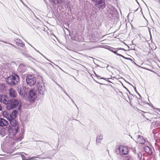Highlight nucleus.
Masks as SVG:
<instances>
[{
    "label": "nucleus",
    "instance_id": "obj_26",
    "mask_svg": "<svg viewBox=\"0 0 160 160\" xmlns=\"http://www.w3.org/2000/svg\"><path fill=\"white\" fill-rule=\"evenodd\" d=\"M30 46L33 47V48H34V49L35 50H36L37 52L39 53H40L42 56L44 57L45 58H46L41 53H40L38 51V50H37V49H36V48H35L34 47H33L32 45H30Z\"/></svg>",
    "mask_w": 160,
    "mask_h": 160
},
{
    "label": "nucleus",
    "instance_id": "obj_31",
    "mask_svg": "<svg viewBox=\"0 0 160 160\" xmlns=\"http://www.w3.org/2000/svg\"><path fill=\"white\" fill-rule=\"evenodd\" d=\"M138 156L139 158H141L142 157V154L141 153H139L138 154Z\"/></svg>",
    "mask_w": 160,
    "mask_h": 160
},
{
    "label": "nucleus",
    "instance_id": "obj_25",
    "mask_svg": "<svg viewBox=\"0 0 160 160\" xmlns=\"http://www.w3.org/2000/svg\"><path fill=\"white\" fill-rule=\"evenodd\" d=\"M124 58H125L126 59L129 60H130L132 62H133L135 64H136L133 61L132 59L131 58H125V57H124Z\"/></svg>",
    "mask_w": 160,
    "mask_h": 160
},
{
    "label": "nucleus",
    "instance_id": "obj_5",
    "mask_svg": "<svg viewBox=\"0 0 160 160\" xmlns=\"http://www.w3.org/2000/svg\"><path fill=\"white\" fill-rule=\"evenodd\" d=\"M92 3L97 8L99 9H103L105 7L104 0H91Z\"/></svg>",
    "mask_w": 160,
    "mask_h": 160
},
{
    "label": "nucleus",
    "instance_id": "obj_15",
    "mask_svg": "<svg viewBox=\"0 0 160 160\" xmlns=\"http://www.w3.org/2000/svg\"><path fill=\"white\" fill-rule=\"evenodd\" d=\"M137 142L141 144H143L145 142V140L140 135H138L137 136Z\"/></svg>",
    "mask_w": 160,
    "mask_h": 160
},
{
    "label": "nucleus",
    "instance_id": "obj_36",
    "mask_svg": "<svg viewBox=\"0 0 160 160\" xmlns=\"http://www.w3.org/2000/svg\"><path fill=\"white\" fill-rule=\"evenodd\" d=\"M49 64L51 65L52 67H54L53 66L52 64H50V63H49Z\"/></svg>",
    "mask_w": 160,
    "mask_h": 160
},
{
    "label": "nucleus",
    "instance_id": "obj_29",
    "mask_svg": "<svg viewBox=\"0 0 160 160\" xmlns=\"http://www.w3.org/2000/svg\"><path fill=\"white\" fill-rule=\"evenodd\" d=\"M47 59L48 60V61H49V62H51V63H53V64H54L56 66H57V67H58L59 68H60L61 70H62V69H61L60 67H59L58 66H57V65H56V64H55L53 62H52V61H51L50 60H49L48 59Z\"/></svg>",
    "mask_w": 160,
    "mask_h": 160
},
{
    "label": "nucleus",
    "instance_id": "obj_35",
    "mask_svg": "<svg viewBox=\"0 0 160 160\" xmlns=\"http://www.w3.org/2000/svg\"><path fill=\"white\" fill-rule=\"evenodd\" d=\"M27 160H32L31 158H29V159H27Z\"/></svg>",
    "mask_w": 160,
    "mask_h": 160
},
{
    "label": "nucleus",
    "instance_id": "obj_28",
    "mask_svg": "<svg viewBox=\"0 0 160 160\" xmlns=\"http://www.w3.org/2000/svg\"><path fill=\"white\" fill-rule=\"evenodd\" d=\"M63 92L66 94L71 99H72L71 98L68 94H67L64 91H63ZM71 100L72 101V102H73V103H74V101L72 99H71Z\"/></svg>",
    "mask_w": 160,
    "mask_h": 160
},
{
    "label": "nucleus",
    "instance_id": "obj_38",
    "mask_svg": "<svg viewBox=\"0 0 160 160\" xmlns=\"http://www.w3.org/2000/svg\"><path fill=\"white\" fill-rule=\"evenodd\" d=\"M108 81V82H110V81Z\"/></svg>",
    "mask_w": 160,
    "mask_h": 160
},
{
    "label": "nucleus",
    "instance_id": "obj_39",
    "mask_svg": "<svg viewBox=\"0 0 160 160\" xmlns=\"http://www.w3.org/2000/svg\"><path fill=\"white\" fill-rule=\"evenodd\" d=\"M76 106L77 108H78V107H77V105H76Z\"/></svg>",
    "mask_w": 160,
    "mask_h": 160
},
{
    "label": "nucleus",
    "instance_id": "obj_16",
    "mask_svg": "<svg viewBox=\"0 0 160 160\" xmlns=\"http://www.w3.org/2000/svg\"><path fill=\"white\" fill-rule=\"evenodd\" d=\"M2 114L4 117L7 118L8 120L11 119L10 114H9L8 111H3Z\"/></svg>",
    "mask_w": 160,
    "mask_h": 160
},
{
    "label": "nucleus",
    "instance_id": "obj_24",
    "mask_svg": "<svg viewBox=\"0 0 160 160\" xmlns=\"http://www.w3.org/2000/svg\"><path fill=\"white\" fill-rule=\"evenodd\" d=\"M16 43H17L18 46L22 47H23L24 46V44L22 43V42H18V41H16Z\"/></svg>",
    "mask_w": 160,
    "mask_h": 160
},
{
    "label": "nucleus",
    "instance_id": "obj_17",
    "mask_svg": "<svg viewBox=\"0 0 160 160\" xmlns=\"http://www.w3.org/2000/svg\"><path fill=\"white\" fill-rule=\"evenodd\" d=\"M144 150L149 154H152V152L151 149L148 146H146L144 147Z\"/></svg>",
    "mask_w": 160,
    "mask_h": 160
},
{
    "label": "nucleus",
    "instance_id": "obj_23",
    "mask_svg": "<svg viewBox=\"0 0 160 160\" xmlns=\"http://www.w3.org/2000/svg\"><path fill=\"white\" fill-rule=\"evenodd\" d=\"M23 138V134L21 133L19 136L17 138V140L18 141H21Z\"/></svg>",
    "mask_w": 160,
    "mask_h": 160
},
{
    "label": "nucleus",
    "instance_id": "obj_30",
    "mask_svg": "<svg viewBox=\"0 0 160 160\" xmlns=\"http://www.w3.org/2000/svg\"><path fill=\"white\" fill-rule=\"evenodd\" d=\"M22 160H27V159H26L25 157L24 156H22Z\"/></svg>",
    "mask_w": 160,
    "mask_h": 160
},
{
    "label": "nucleus",
    "instance_id": "obj_2",
    "mask_svg": "<svg viewBox=\"0 0 160 160\" xmlns=\"http://www.w3.org/2000/svg\"><path fill=\"white\" fill-rule=\"evenodd\" d=\"M8 105L7 108L9 109L18 107V109L19 110L21 105L20 101L16 99H12L9 100Z\"/></svg>",
    "mask_w": 160,
    "mask_h": 160
},
{
    "label": "nucleus",
    "instance_id": "obj_3",
    "mask_svg": "<svg viewBox=\"0 0 160 160\" xmlns=\"http://www.w3.org/2000/svg\"><path fill=\"white\" fill-rule=\"evenodd\" d=\"M19 81V76L14 73L12 74V75L8 77L7 79V81L8 83L12 86L17 84Z\"/></svg>",
    "mask_w": 160,
    "mask_h": 160
},
{
    "label": "nucleus",
    "instance_id": "obj_32",
    "mask_svg": "<svg viewBox=\"0 0 160 160\" xmlns=\"http://www.w3.org/2000/svg\"><path fill=\"white\" fill-rule=\"evenodd\" d=\"M38 158V157H32V158H31L32 160L34 159L35 158Z\"/></svg>",
    "mask_w": 160,
    "mask_h": 160
},
{
    "label": "nucleus",
    "instance_id": "obj_27",
    "mask_svg": "<svg viewBox=\"0 0 160 160\" xmlns=\"http://www.w3.org/2000/svg\"><path fill=\"white\" fill-rule=\"evenodd\" d=\"M96 76L98 78H100V79H104L106 80H107L105 78H101L100 77V76H98V75H96Z\"/></svg>",
    "mask_w": 160,
    "mask_h": 160
},
{
    "label": "nucleus",
    "instance_id": "obj_21",
    "mask_svg": "<svg viewBox=\"0 0 160 160\" xmlns=\"http://www.w3.org/2000/svg\"><path fill=\"white\" fill-rule=\"evenodd\" d=\"M18 111L16 110H14L12 112V114H10L11 119H15L17 116L16 114Z\"/></svg>",
    "mask_w": 160,
    "mask_h": 160
},
{
    "label": "nucleus",
    "instance_id": "obj_4",
    "mask_svg": "<svg viewBox=\"0 0 160 160\" xmlns=\"http://www.w3.org/2000/svg\"><path fill=\"white\" fill-rule=\"evenodd\" d=\"M116 151L117 153L121 155H127L128 152L127 148L123 146L117 147L116 148Z\"/></svg>",
    "mask_w": 160,
    "mask_h": 160
},
{
    "label": "nucleus",
    "instance_id": "obj_8",
    "mask_svg": "<svg viewBox=\"0 0 160 160\" xmlns=\"http://www.w3.org/2000/svg\"><path fill=\"white\" fill-rule=\"evenodd\" d=\"M37 95L36 93L33 90H31L29 92L28 99L31 102H34L36 98Z\"/></svg>",
    "mask_w": 160,
    "mask_h": 160
},
{
    "label": "nucleus",
    "instance_id": "obj_13",
    "mask_svg": "<svg viewBox=\"0 0 160 160\" xmlns=\"http://www.w3.org/2000/svg\"><path fill=\"white\" fill-rule=\"evenodd\" d=\"M9 94L11 97L14 98L16 97L17 93L13 89L11 88L9 91Z\"/></svg>",
    "mask_w": 160,
    "mask_h": 160
},
{
    "label": "nucleus",
    "instance_id": "obj_11",
    "mask_svg": "<svg viewBox=\"0 0 160 160\" xmlns=\"http://www.w3.org/2000/svg\"><path fill=\"white\" fill-rule=\"evenodd\" d=\"M53 3L55 4H57L58 6H66L65 2L63 0H52Z\"/></svg>",
    "mask_w": 160,
    "mask_h": 160
},
{
    "label": "nucleus",
    "instance_id": "obj_34",
    "mask_svg": "<svg viewBox=\"0 0 160 160\" xmlns=\"http://www.w3.org/2000/svg\"><path fill=\"white\" fill-rule=\"evenodd\" d=\"M155 110H157L158 112H160V109L158 108H156L155 109Z\"/></svg>",
    "mask_w": 160,
    "mask_h": 160
},
{
    "label": "nucleus",
    "instance_id": "obj_7",
    "mask_svg": "<svg viewBox=\"0 0 160 160\" xmlns=\"http://www.w3.org/2000/svg\"><path fill=\"white\" fill-rule=\"evenodd\" d=\"M26 81L28 84L30 86H33L36 82L35 78L31 75L27 76Z\"/></svg>",
    "mask_w": 160,
    "mask_h": 160
},
{
    "label": "nucleus",
    "instance_id": "obj_20",
    "mask_svg": "<svg viewBox=\"0 0 160 160\" xmlns=\"http://www.w3.org/2000/svg\"><path fill=\"white\" fill-rule=\"evenodd\" d=\"M6 134H7V130H6V128L0 130V135L2 137H3Z\"/></svg>",
    "mask_w": 160,
    "mask_h": 160
},
{
    "label": "nucleus",
    "instance_id": "obj_6",
    "mask_svg": "<svg viewBox=\"0 0 160 160\" xmlns=\"http://www.w3.org/2000/svg\"><path fill=\"white\" fill-rule=\"evenodd\" d=\"M18 129L14 127H12L10 126H9L6 128L7 134L12 136L15 135L17 133Z\"/></svg>",
    "mask_w": 160,
    "mask_h": 160
},
{
    "label": "nucleus",
    "instance_id": "obj_40",
    "mask_svg": "<svg viewBox=\"0 0 160 160\" xmlns=\"http://www.w3.org/2000/svg\"><path fill=\"white\" fill-rule=\"evenodd\" d=\"M159 2H160V1H159Z\"/></svg>",
    "mask_w": 160,
    "mask_h": 160
},
{
    "label": "nucleus",
    "instance_id": "obj_33",
    "mask_svg": "<svg viewBox=\"0 0 160 160\" xmlns=\"http://www.w3.org/2000/svg\"><path fill=\"white\" fill-rule=\"evenodd\" d=\"M16 41H18V42H21V41L20 40V39H17L15 40V42H16Z\"/></svg>",
    "mask_w": 160,
    "mask_h": 160
},
{
    "label": "nucleus",
    "instance_id": "obj_9",
    "mask_svg": "<svg viewBox=\"0 0 160 160\" xmlns=\"http://www.w3.org/2000/svg\"><path fill=\"white\" fill-rule=\"evenodd\" d=\"M108 49L110 51L113 52L116 55L121 56L123 58H124V57L123 55L117 53V51L120 50H124V49L121 48H114L110 47L108 48Z\"/></svg>",
    "mask_w": 160,
    "mask_h": 160
},
{
    "label": "nucleus",
    "instance_id": "obj_10",
    "mask_svg": "<svg viewBox=\"0 0 160 160\" xmlns=\"http://www.w3.org/2000/svg\"><path fill=\"white\" fill-rule=\"evenodd\" d=\"M0 102L5 104H8L9 100L8 97L5 95H0Z\"/></svg>",
    "mask_w": 160,
    "mask_h": 160
},
{
    "label": "nucleus",
    "instance_id": "obj_18",
    "mask_svg": "<svg viewBox=\"0 0 160 160\" xmlns=\"http://www.w3.org/2000/svg\"><path fill=\"white\" fill-rule=\"evenodd\" d=\"M18 92L19 94L22 97L25 96V95L26 94V92L24 90L23 88H22V89L21 88H20V89L19 88L18 90Z\"/></svg>",
    "mask_w": 160,
    "mask_h": 160
},
{
    "label": "nucleus",
    "instance_id": "obj_19",
    "mask_svg": "<svg viewBox=\"0 0 160 160\" xmlns=\"http://www.w3.org/2000/svg\"><path fill=\"white\" fill-rule=\"evenodd\" d=\"M103 139V136L101 134H99L97 136L96 142L97 143H100Z\"/></svg>",
    "mask_w": 160,
    "mask_h": 160
},
{
    "label": "nucleus",
    "instance_id": "obj_37",
    "mask_svg": "<svg viewBox=\"0 0 160 160\" xmlns=\"http://www.w3.org/2000/svg\"><path fill=\"white\" fill-rule=\"evenodd\" d=\"M59 87H60V88L62 89V87L61 86H59Z\"/></svg>",
    "mask_w": 160,
    "mask_h": 160
},
{
    "label": "nucleus",
    "instance_id": "obj_22",
    "mask_svg": "<svg viewBox=\"0 0 160 160\" xmlns=\"http://www.w3.org/2000/svg\"><path fill=\"white\" fill-rule=\"evenodd\" d=\"M134 158L131 155L126 156L125 158V160H134Z\"/></svg>",
    "mask_w": 160,
    "mask_h": 160
},
{
    "label": "nucleus",
    "instance_id": "obj_1",
    "mask_svg": "<svg viewBox=\"0 0 160 160\" xmlns=\"http://www.w3.org/2000/svg\"><path fill=\"white\" fill-rule=\"evenodd\" d=\"M40 79L38 81L37 86V91L40 95L43 96L46 92V90L45 86L43 83V81L42 77L38 78Z\"/></svg>",
    "mask_w": 160,
    "mask_h": 160
},
{
    "label": "nucleus",
    "instance_id": "obj_12",
    "mask_svg": "<svg viewBox=\"0 0 160 160\" xmlns=\"http://www.w3.org/2000/svg\"><path fill=\"white\" fill-rule=\"evenodd\" d=\"M9 121L10 122L11 127L18 129V123L15 119H10Z\"/></svg>",
    "mask_w": 160,
    "mask_h": 160
},
{
    "label": "nucleus",
    "instance_id": "obj_14",
    "mask_svg": "<svg viewBox=\"0 0 160 160\" xmlns=\"http://www.w3.org/2000/svg\"><path fill=\"white\" fill-rule=\"evenodd\" d=\"M8 124V122L5 119L0 118V126H6Z\"/></svg>",
    "mask_w": 160,
    "mask_h": 160
}]
</instances>
